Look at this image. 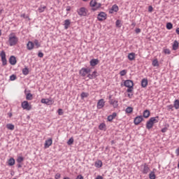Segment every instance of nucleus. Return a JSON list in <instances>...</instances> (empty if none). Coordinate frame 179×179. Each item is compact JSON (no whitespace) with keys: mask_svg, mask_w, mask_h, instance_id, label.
<instances>
[{"mask_svg":"<svg viewBox=\"0 0 179 179\" xmlns=\"http://www.w3.org/2000/svg\"><path fill=\"white\" fill-rule=\"evenodd\" d=\"M55 179H60L61 178V174L59 173H57L55 176Z\"/></svg>","mask_w":179,"mask_h":179,"instance_id":"de8ad7c7","label":"nucleus"},{"mask_svg":"<svg viewBox=\"0 0 179 179\" xmlns=\"http://www.w3.org/2000/svg\"><path fill=\"white\" fill-rule=\"evenodd\" d=\"M18 167H19V168L22 167V165L19 164V165H18Z\"/></svg>","mask_w":179,"mask_h":179,"instance_id":"774afa93","label":"nucleus"},{"mask_svg":"<svg viewBox=\"0 0 179 179\" xmlns=\"http://www.w3.org/2000/svg\"><path fill=\"white\" fill-rule=\"evenodd\" d=\"M142 87H146L148 86V79L143 78L141 81Z\"/></svg>","mask_w":179,"mask_h":179,"instance_id":"cd10ccee","label":"nucleus"},{"mask_svg":"<svg viewBox=\"0 0 179 179\" xmlns=\"http://www.w3.org/2000/svg\"><path fill=\"white\" fill-rule=\"evenodd\" d=\"M173 50H174V51H176V50H178V42L177 41L173 42Z\"/></svg>","mask_w":179,"mask_h":179,"instance_id":"c85d7f7f","label":"nucleus"},{"mask_svg":"<svg viewBox=\"0 0 179 179\" xmlns=\"http://www.w3.org/2000/svg\"><path fill=\"white\" fill-rule=\"evenodd\" d=\"M173 107L176 110H179V100L176 99L173 102Z\"/></svg>","mask_w":179,"mask_h":179,"instance_id":"a878e982","label":"nucleus"},{"mask_svg":"<svg viewBox=\"0 0 179 179\" xmlns=\"http://www.w3.org/2000/svg\"><path fill=\"white\" fill-rule=\"evenodd\" d=\"M71 25V20H64V29L65 30H68V29L69 28V26Z\"/></svg>","mask_w":179,"mask_h":179,"instance_id":"6ab92c4d","label":"nucleus"},{"mask_svg":"<svg viewBox=\"0 0 179 179\" xmlns=\"http://www.w3.org/2000/svg\"><path fill=\"white\" fill-rule=\"evenodd\" d=\"M8 166H15V159L14 158H10L8 160Z\"/></svg>","mask_w":179,"mask_h":179,"instance_id":"473e14b6","label":"nucleus"},{"mask_svg":"<svg viewBox=\"0 0 179 179\" xmlns=\"http://www.w3.org/2000/svg\"><path fill=\"white\" fill-rule=\"evenodd\" d=\"M148 12H150V13L153 12V7L152 6H150L148 7Z\"/></svg>","mask_w":179,"mask_h":179,"instance_id":"603ef678","label":"nucleus"},{"mask_svg":"<svg viewBox=\"0 0 179 179\" xmlns=\"http://www.w3.org/2000/svg\"><path fill=\"white\" fill-rule=\"evenodd\" d=\"M134 96V94H128V97L129 98V99H132V96Z\"/></svg>","mask_w":179,"mask_h":179,"instance_id":"bf43d9fd","label":"nucleus"},{"mask_svg":"<svg viewBox=\"0 0 179 179\" xmlns=\"http://www.w3.org/2000/svg\"><path fill=\"white\" fill-rule=\"evenodd\" d=\"M124 85L126 87H128L127 93H132L134 92V81L131 80H126L124 82Z\"/></svg>","mask_w":179,"mask_h":179,"instance_id":"7ed1b4c3","label":"nucleus"},{"mask_svg":"<svg viewBox=\"0 0 179 179\" xmlns=\"http://www.w3.org/2000/svg\"><path fill=\"white\" fill-rule=\"evenodd\" d=\"M6 128L8 129H10V131H13V129H15V125H13L12 124H6Z\"/></svg>","mask_w":179,"mask_h":179,"instance_id":"c756f323","label":"nucleus"},{"mask_svg":"<svg viewBox=\"0 0 179 179\" xmlns=\"http://www.w3.org/2000/svg\"><path fill=\"white\" fill-rule=\"evenodd\" d=\"M166 29L168 30H171V29H173V24H171V22H168L166 24Z\"/></svg>","mask_w":179,"mask_h":179,"instance_id":"58836bf2","label":"nucleus"},{"mask_svg":"<svg viewBox=\"0 0 179 179\" xmlns=\"http://www.w3.org/2000/svg\"><path fill=\"white\" fill-rule=\"evenodd\" d=\"M119 10L118 6L117 5H113L110 10V13H114V12H117Z\"/></svg>","mask_w":179,"mask_h":179,"instance_id":"412c9836","label":"nucleus"},{"mask_svg":"<svg viewBox=\"0 0 179 179\" xmlns=\"http://www.w3.org/2000/svg\"><path fill=\"white\" fill-rule=\"evenodd\" d=\"M116 27H121V20H117L116 21Z\"/></svg>","mask_w":179,"mask_h":179,"instance_id":"a18cd8bd","label":"nucleus"},{"mask_svg":"<svg viewBox=\"0 0 179 179\" xmlns=\"http://www.w3.org/2000/svg\"><path fill=\"white\" fill-rule=\"evenodd\" d=\"M27 48L29 51H31L34 48V43L32 41H29L27 44Z\"/></svg>","mask_w":179,"mask_h":179,"instance_id":"f3484780","label":"nucleus"},{"mask_svg":"<svg viewBox=\"0 0 179 179\" xmlns=\"http://www.w3.org/2000/svg\"><path fill=\"white\" fill-rule=\"evenodd\" d=\"M90 6H91L92 10L95 12V10H99L101 8V3H97L96 0H91L90 2Z\"/></svg>","mask_w":179,"mask_h":179,"instance_id":"20e7f679","label":"nucleus"},{"mask_svg":"<svg viewBox=\"0 0 179 179\" xmlns=\"http://www.w3.org/2000/svg\"><path fill=\"white\" fill-rule=\"evenodd\" d=\"M21 107L23 108V110H27V111H30L31 110L32 106L31 104L29 103V101H24L21 103Z\"/></svg>","mask_w":179,"mask_h":179,"instance_id":"0eeeda50","label":"nucleus"},{"mask_svg":"<svg viewBox=\"0 0 179 179\" xmlns=\"http://www.w3.org/2000/svg\"><path fill=\"white\" fill-rule=\"evenodd\" d=\"M103 166V162L101 160L96 161L95 162V167L97 169H100V167H102Z\"/></svg>","mask_w":179,"mask_h":179,"instance_id":"bb28decb","label":"nucleus"},{"mask_svg":"<svg viewBox=\"0 0 179 179\" xmlns=\"http://www.w3.org/2000/svg\"><path fill=\"white\" fill-rule=\"evenodd\" d=\"M144 118H149L150 117V111L149 110H145L143 112Z\"/></svg>","mask_w":179,"mask_h":179,"instance_id":"393cba45","label":"nucleus"},{"mask_svg":"<svg viewBox=\"0 0 179 179\" xmlns=\"http://www.w3.org/2000/svg\"><path fill=\"white\" fill-rule=\"evenodd\" d=\"M135 57H136L135 53L131 52V53H129V54L128 55V57H128V59H129V61H134Z\"/></svg>","mask_w":179,"mask_h":179,"instance_id":"4be33fe9","label":"nucleus"},{"mask_svg":"<svg viewBox=\"0 0 179 179\" xmlns=\"http://www.w3.org/2000/svg\"><path fill=\"white\" fill-rule=\"evenodd\" d=\"M46 8L47 7L45 6H43V7H41V6L39 7L38 9L39 13H43V12H44Z\"/></svg>","mask_w":179,"mask_h":179,"instance_id":"72a5a7b5","label":"nucleus"},{"mask_svg":"<svg viewBox=\"0 0 179 179\" xmlns=\"http://www.w3.org/2000/svg\"><path fill=\"white\" fill-rule=\"evenodd\" d=\"M79 16H86L87 15V9L85 7H81L77 10Z\"/></svg>","mask_w":179,"mask_h":179,"instance_id":"6e6552de","label":"nucleus"},{"mask_svg":"<svg viewBox=\"0 0 179 179\" xmlns=\"http://www.w3.org/2000/svg\"><path fill=\"white\" fill-rule=\"evenodd\" d=\"M131 26H132L133 27H135V26H136V24L135 22H132V23H131Z\"/></svg>","mask_w":179,"mask_h":179,"instance_id":"680f3d73","label":"nucleus"},{"mask_svg":"<svg viewBox=\"0 0 179 179\" xmlns=\"http://www.w3.org/2000/svg\"><path fill=\"white\" fill-rule=\"evenodd\" d=\"M41 102L43 104H47L48 106H50V104H52V100L50 99H42Z\"/></svg>","mask_w":179,"mask_h":179,"instance_id":"2eb2a0df","label":"nucleus"},{"mask_svg":"<svg viewBox=\"0 0 179 179\" xmlns=\"http://www.w3.org/2000/svg\"><path fill=\"white\" fill-rule=\"evenodd\" d=\"M51 145H52V138H48V140H46L45 141L44 148L48 149V148H50V146H51Z\"/></svg>","mask_w":179,"mask_h":179,"instance_id":"4468645a","label":"nucleus"},{"mask_svg":"<svg viewBox=\"0 0 179 179\" xmlns=\"http://www.w3.org/2000/svg\"><path fill=\"white\" fill-rule=\"evenodd\" d=\"M9 62L10 65H16V57H15V56H11L9 59Z\"/></svg>","mask_w":179,"mask_h":179,"instance_id":"a211bd4d","label":"nucleus"},{"mask_svg":"<svg viewBox=\"0 0 179 179\" xmlns=\"http://www.w3.org/2000/svg\"><path fill=\"white\" fill-rule=\"evenodd\" d=\"M76 179H84L82 175H78Z\"/></svg>","mask_w":179,"mask_h":179,"instance_id":"6e6d98bb","label":"nucleus"},{"mask_svg":"<svg viewBox=\"0 0 179 179\" xmlns=\"http://www.w3.org/2000/svg\"><path fill=\"white\" fill-rule=\"evenodd\" d=\"M69 10H71V7H67V8H66V11H67V12H69Z\"/></svg>","mask_w":179,"mask_h":179,"instance_id":"e2e57ef3","label":"nucleus"},{"mask_svg":"<svg viewBox=\"0 0 179 179\" xmlns=\"http://www.w3.org/2000/svg\"><path fill=\"white\" fill-rule=\"evenodd\" d=\"M104 106H106V101L103 99H99L96 105L98 110H101Z\"/></svg>","mask_w":179,"mask_h":179,"instance_id":"9b49d317","label":"nucleus"},{"mask_svg":"<svg viewBox=\"0 0 179 179\" xmlns=\"http://www.w3.org/2000/svg\"><path fill=\"white\" fill-rule=\"evenodd\" d=\"M90 72H92V69L90 68H83L80 70V75L83 76V78H87V75H90Z\"/></svg>","mask_w":179,"mask_h":179,"instance_id":"39448f33","label":"nucleus"},{"mask_svg":"<svg viewBox=\"0 0 179 179\" xmlns=\"http://www.w3.org/2000/svg\"><path fill=\"white\" fill-rule=\"evenodd\" d=\"M143 121V117L142 115H139L134 118V123L136 125H139V124Z\"/></svg>","mask_w":179,"mask_h":179,"instance_id":"f8f14e48","label":"nucleus"},{"mask_svg":"<svg viewBox=\"0 0 179 179\" xmlns=\"http://www.w3.org/2000/svg\"><path fill=\"white\" fill-rule=\"evenodd\" d=\"M167 129H168L167 127H164L161 131L163 134H164L165 132H167Z\"/></svg>","mask_w":179,"mask_h":179,"instance_id":"5fc2aeb1","label":"nucleus"},{"mask_svg":"<svg viewBox=\"0 0 179 179\" xmlns=\"http://www.w3.org/2000/svg\"><path fill=\"white\" fill-rule=\"evenodd\" d=\"M59 115H64V110H62V109H59L57 111Z\"/></svg>","mask_w":179,"mask_h":179,"instance_id":"8fccbe9b","label":"nucleus"},{"mask_svg":"<svg viewBox=\"0 0 179 179\" xmlns=\"http://www.w3.org/2000/svg\"><path fill=\"white\" fill-rule=\"evenodd\" d=\"M167 110H169V111H174V106L173 105H169V106H167Z\"/></svg>","mask_w":179,"mask_h":179,"instance_id":"ea45409f","label":"nucleus"},{"mask_svg":"<svg viewBox=\"0 0 179 179\" xmlns=\"http://www.w3.org/2000/svg\"><path fill=\"white\" fill-rule=\"evenodd\" d=\"M149 178L150 179H156V175L155 174V173L153 171L150 173Z\"/></svg>","mask_w":179,"mask_h":179,"instance_id":"c9c22d12","label":"nucleus"},{"mask_svg":"<svg viewBox=\"0 0 179 179\" xmlns=\"http://www.w3.org/2000/svg\"><path fill=\"white\" fill-rule=\"evenodd\" d=\"M127 73V70H122L120 72V76H125Z\"/></svg>","mask_w":179,"mask_h":179,"instance_id":"37998d69","label":"nucleus"},{"mask_svg":"<svg viewBox=\"0 0 179 179\" xmlns=\"http://www.w3.org/2000/svg\"><path fill=\"white\" fill-rule=\"evenodd\" d=\"M176 33L179 35V27L176 29Z\"/></svg>","mask_w":179,"mask_h":179,"instance_id":"0e129e2a","label":"nucleus"},{"mask_svg":"<svg viewBox=\"0 0 179 179\" xmlns=\"http://www.w3.org/2000/svg\"><path fill=\"white\" fill-rule=\"evenodd\" d=\"M20 17H23L24 19H29V16L28 15H26V14H22L20 15Z\"/></svg>","mask_w":179,"mask_h":179,"instance_id":"3c124183","label":"nucleus"},{"mask_svg":"<svg viewBox=\"0 0 179 179\" xmlns=\"http://www.w3.org/2000/svg\"><path fill=\"white\" fill-rule=\"evenodd\" d=\"M164 54H168V55H169V54H171V52L169 49H164Z\"/></svg>","mask_w":179,"mask_h":179,"instance_id":"09e8293b","label":"nucleus"},{"mask_svg":"<svg viewBox=\"0 0 179 179\" xmlns=\"http://www.w3.org/2000/svg\"><path fill=\"white\" fill-rule=\"evenodd\" d=\"M152 66H159V61H157V59H154L152 61Z\"/></svg>","mask_w":179,"mask_h":179,"instance_id":"79ce46f5","label":"nucleus"},{"mask_svg":"<svg viewBox=\"0 0 179 179\" xmlns=\"http://www.w3.org/2000/svg\"><path fill=\"white\" fill-rule=\"evenodd\" d=\"M176 156H179V148L176 150Z\"/></svg>","mask_w":179,"mask_h":179,"instance_id":"4d7b16f0","label":"nucleus"},{"mask_svg":"<svg viewBox=\"0 0 179 179\" xmlns=\"http://www.w3.org/2000/svg\"><path fill=\"white\" fill-rule=\"evenodd\" d=\"M38 57H39V58H43V57H44V54L43 52H39L38 54Z\"/></svg>","mask_w":179,"mask_h":179,"instance_id":"864d4df0","label":"nucleus"},{"mask_svg":"<svg viewBox=\"0 0 179 179\" xmlns=\"http://www.w3.org/2000/svg\"><path fill=\"white\" fill-rule=\"evenodd\" d=\"M0 57L1 58L3 66H5V65L7 64L6 54L5 53V51H1L0 53Z\"/></svg>","mask_w":179,"mask_h":179,"instance_id":"9d476101","label":"nucleus"},{"mask_svg":"<svg viewBox=\"0 0 179 179\" xmlns=\"http://www.w3.org/2000/svg\"><path fill=\"white\" fill-rule=\"evenodd\" d=\"M88 79H96L97 78V71H94L92 74H88L87 75Z\"/></svg>","mask_w":179,"mask_h":179,"instance_id":"dca6fc26","label":"nucleus"},{"mask_svg":"<svg viewBox=\"0 0 179 179\" xmlns=\"http://www.w3.org/2000/svg\"><path fill=\"white\" fill-rule=\"evenodd\" d=\"M132 111H134V108L131 106H129L126 108V110L125 112L127 113V114H131V113H132Z\"/></svg>","mask_w":179,"mask_h":179,"instance_id":"2f4dec72","label":"nucleus"},{"mask_svg":"<svg viewBox=\"0 0 179 179\" xmlns=\"http://www.w3.org/2000/svg\"><path fill=\"white\" fill-rule=\"evenodd\" d=\"M83 2H87L88 0H83Z\"/></svg>","mask_w":179,"mask_h":179,"instance_id":"338daca9","label":"nucleus"},{"mask_svg":"<svg viewBox=\"0 0 179 179\" xmlns=\"http://www.w3.org/2000/svg\"><path fill=\"white\" fill-rule=\"evenodd\" d=\"M16 80V76L15 74H13L10 76V80Z\"/></svg>","mask_w":179,"mask_h":179,"instance_id":"49530a36","label":"nucleus"},{"mask_svg":"<svg viewBox=\"0 0 179 179\" xmlns=\"http://www.w3.org/2000/svg\"><path fill=\"white\" fill-rule=\"evenodd\" d=\"M95 179H103V176H98Z\"/></svg>","mask_w":179,"mask_h":179,"instance_id":"052dcab7","label":"nucleus"},{"mask_svg":"<svg viewBox=\"0 0 179 179\" xmlns=\"http://www.w3.org/2000/svg\"><path fill=\"white\" fill-rule=\"evenodd\" d=\"M115 117H117V113H113L112 115L108 117V121H110V122L113 121L114 118H115Z\"/></svg>","mask_w":179,"mask_h":179,"instance_id":"b1692460","label":"nucleus"},{"mask_svg":"<svg viewBox=\"0 0 179 179\" xmlns=\"http://www.w3.org/2000/svg\"><path fill=\"white\" fill-rule=\"evenodd\" d=\"M136 33H141V29L139 28L136 29Z\"/></svg>","mask_w":179,"mask_h":179,"instance_id":"13d9d810","label":"nucleus"},{"mask_svg":"<svg viewBox=\"0 0 179 179\" xmlns=\"http://www.w3.org/2000/svg\"><path fill=\"white\" fill-rule=\"evenodd\" d=\"M22 73L23 75H29V69L28 68L23 69Z\"/></svg>","mask_w":179,"mask_h":179,"instance_id":"a19ab883","label":"nucleus"},{"mask_svg":"<svg viewBox=\"0 0 179 179\" xmlns=\"http://www.w3.org/2000/svg\"><path fill=\"white\" fill-rule=\"evenodd\" d=\"M97 19L99 22H103V20H106V19H107V14L104 12H101L98 14Z\"/></svg>","mask_w":179,"mask_h":179,"instance_id":"1a4fd4ad","label":"nucleus"},{"mask_svg":"<svg viewBox=\"0 0 179 179\" xmlns=\"http://www.w3.org/2000/svg\"><path fill=\"white\" fill-rule=\"evenodd\" d=\"M80 96H81L82 100H83V99H85L86 97H89V93L82 92L80 94Z\"/></svg>","mask_w":179,"mask_h":179,"instance_id":"7c9ffc66","label":"nucleus"},{"mask_svg":"<svg viewBox=\"0 0 179 179\" xmlns=\"http://www.w3.org/2000/svg\"><path fill=\"white\" fill-rule=\"evenodd\" d=\"M24 157H17V163H22V162H24Z\"/></svg>","mask_w":179,"mask_h":179,"instance_id":"4c0bfd02","label":"nucleus"},{"mask_svg":"<svg viewBox=\"0 0 179 179\" xmlns=\"http://www.w3.org/2000/svg\"><path fill=\"white\" fill-rule=\"evenodd\" d=\"M33 43H34V45H35V48H40V47H41V44L37 39H35Z\"/></svg>","mask_w":179,"mask_h":179,"instance_id":"5701e85b","label":"nucleus"},{"mask_svg":"<svg viewBox=\"0 0 179 179\" xmlns=\"http://www.w3.org/2000/svg\"><path fill=\"white\" fill-rule=\"evenodd\" d=\"M140 171H141L143 174H148V173L150 171V168H149V165H148V164L145 163L141 165Z\"/></svg>","mask_w":179,"mask_h":179,"instance_id":"423d86ee","label":"nucleus"},{"mask_svg":"<svg viewBox=\"0 0 179 179\" xmlns=\"http://www.w3.org/2000/svg\"><path fill=\"white\" fill-rule=\"evenodd\" d=\"M98 64H99V59H92L90 61L91 66H96V65H98Z\"/></svg>","mask_w":179,"mask_h":179,"instance_id":"aec40b11","label":"nucleus"},{"mask_svg":"<svg viewBox=\"0 0 179 179\" xmlns=\"http://www.w3.org/2000/svg\"><path fill=\"white\" fill-rule=\"evenodd\" d=\"M99 129H100L101 131H104V129H106V124L101 123V124L99 126Z\"/></svg>","mask_w":179,"mask_h":179,"instance_id":"f704fd0d","label":"nucleus"},{"mask_svg":"<svg viewBox=\"0 0 179 179\" xmlns=\"http://www.w3.org/2000/svg\"><path fill=\"white\" fill-rule=\"evenodd\" d=\"M63 179H70L69 177H64Z\"/></svg>","mask_w":179,"mask_h":179,"instance_id":"69168bd1","label":"nucleus"},{"mask_svg":"<svg viewBox=\"0 0 179 179\" xmlns=\"http://www.w3.org/2000/svg\"><path fill=\"white\" fill-rule=\"evenodd\" d=\"M26 99L27 100H33V94L31 93L27 94Z\"/></svg>","mask_w":179,"mask_h":179,"instance_id":"e433bc0d","label":"nucleus"},{"mask_svg":"<svg viewBox=\"0 0 179 179\" xmlns=\"http://www.w3.org/2000/svg\"><path fill=\"white\" fill-rule=\"evenodd\" d=\"M73 143V138H71L68 141H67V145H72Z\"/></svg>","mask_w":179,"mask_h":179,"instance_id":"c03bdc74","label":"nucleus"},{"mask_svg":"<svg viewBox=\"0 0 179 179\" xmlns=\"http://www.w3.org/2000/svg\"><path fill=\"white\" fill-rule=\"evenodd\" d=\"M109 103L110 106H113L114 108H117V107H118V101L117 99H110L109 100Z\"/></svg>","mask_w":179,"mask_h":179,"instance_id":"ddd939ff","label":"nucleus"},{"mask_svg":"<svg viewBox=\"0 0 179 179\" xmlns=\"http://www.w3.org/2000/svg\"><path fill=\"white\" fill-rule=\"evenodd\" d=\"M19 43V38L16 36V34L11 33L8 35V44L10 47L16 45Z\"/></svg>","mask_w":179,"mask_h":179,"instance_id":"f257e3e1","label":"nucleus"},{"mask_svg":"<svg viewBox=\"0 0 179 179\" xmlns=\"http://www.w3.org/2000/svg\"><path fill=\"white\" fill-rule=\"evenodd\" d=\"M157 122H159V116L151 117L146 123L147 129H152L155 124H157Z\"/></svg>","mask_w":179,"mask_h":179,"instance_id":"f03ea898","label":"nucleus"}]
</instances>
